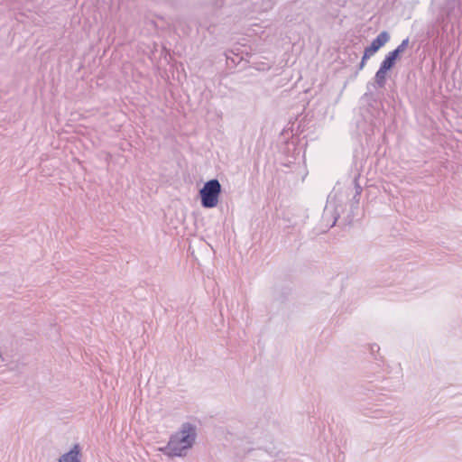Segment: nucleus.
I'll return each mask as SVG.
<instances>
[{
  "label": "nucleus",
  "instance_id": "obj_3",
  "mask_svg": "<svg viewBox=\"0 0 462 462\" xmlns=\"http://www.w3.org/2000/svg\"><path fill=\"white\" fill-rule=\"evenodd\" d=\"M390 41V34L386 31L381 32L377 37L372 42L370 46L365 49V59H370L383 46Z\"/></svg>",
  "mask_w": 462,
  "mask_h": 462
},
{
  "label": "nucleus",
  "instance_id": "obj_4",
  "mask_svg": "<svg viewBox=\"0 0 462 462\" xmlns=\"http://www.w3.org/2000/svg\"><path fill=\"white\" fill-rule=\"evenodd\" d=\"M81 448L79 444H75L71 449L59 458V462H81Z\"/></svg>",
  "mask_w": 462,
  "mask_h": 462
},
{
  "label": "nucleus",
  "instance_id": "obj_1",
  "mask_svg": "<svg viewBox=\"0 0 462 462\" xmlns=\"http://www.w3.org/2000/svg\"><path fill=\"white\" fill-rule=\"evenodd\" d=\"M196 439V430L189 423L182 425L181 430L171 435L166 447L161 450L169 457H182L189 449Z\"/></svg>",
  "mask_w": 462,
  "mask_h": 462
},
{
  "label": "nucleus",
  "instance_id": "obj_7",
  "mask_svg": "<svg viewBox=\"0 0 462 462\" xmlns=\"http://www.w3.org/2000/svg\"><path fill=\"white\" fill-rule=\"evenodd\" d=\"M409 45V38H406L404 39L401 44L396 48L394 49L393 51H392L393 53H397V56L400 57V55L404 52V51L406 50V48L408 47Z\"/></svg>",
  "mask_w": 462,
  "mask_h": 462
},
{
  "label": "nucleus",
  "instance_id": "obj_6",
  "mask_svg": "<svg viewBox=\"0 0 462 462\" xmlns=\"http://www.w3.org/2000/svg\"><path fill=\"white\" fill-rule=\"evenodd\" d=\"M387 71H388L387 69H385L384 68L380 66L379 69L375 73L374 83L380 88H384V86L386 84Z\"/></svg>",
  "mask_w": 462,
  "mask_h": 462
},
{
  "label": "nucleus",
  "instance_id": "obj_10",
  "mask_svg": "<svg viewBox=\"0 0 462 462\" xmlns=\"http://www.w3.org/2000/svg\"><path fill=\"white\" fill-rule=\"evenodd\" d=\"M376 348H377V349H379V346H376V345L372 346V350H373V351L376 350Z\"/></svg>",
  "mask_w": 462,
  "mask_h": 462
},
{
  "label": "nucleus",
  "instance_id": "obj_2",
  "mask_svg": "<svg viewBox=\"0 0 462 462\" xmlns=\"http://www.w3.org/2000/svg\"><path fill=\"white\" fill-rule=\"evenodd\" d=\"M221 193V184L218 180L213 179L207 181L199 190V196L202 207L212 208L218 203V198Z\"/></svg>",
  "mask_w": 462,
  "mask_h": 462
},
{
  "label": "nucleus",
  "instance_id": "obj_9",
  "mask_svg": "<svg viewBox=\"0 0 462 462\" xmlns=\"http://www.w3.org/2000/svg\"><path fill=\"white\" fill-rule=\"evenodd\" d=\"M376 348H377V349H379V346H376V345L372 346V350H373V351L376 350Z\"/></svg>",
  "mask_w": 462,
  "mask_h": 462
},
{
  "label": "nucleus",
  "instance_id": "obj_8",
  "mask_svg": "<svg viewBox=\"0 0 462 462\" xmlns=\"http://www.w3.org/2000/svg\"><path fill=\"white\" fill-rule=\"evenodd\" d=\"M367 60L368 59H365V54H364L363 57H362V60H361V61L359 63V66H358V69L359 70H361V69H363L365 68V62H366Z\"/></svg>",
  "mask_w": 462,
  "mask_h": 462
},
{
  "label": "nucleus",
  "instance_id": "obj_11",
  "mask_svg": "<svg viewBox=\"0 0 462 462\" xmlns=\"http://www.w3.org/2000/svg\"><path fill=\"white\" fill-rule=\"evenodd\" d=\"M271 6H272L271 3H270V2H268V5H267V6L265 7V10H267L268 8H271Z\"/></svg>",
  "mask_w": 462,
  "mask_h": 462
},
{
  "label": "nucleus",
  "instance_id": "obj_5",
  "mask_svg": "<svg viewBox=\"0 0 462 462\" xmlns=\"http://www.w3.org/2000/svg\"><path fill=\"white\" fill-rule=\"evenodd\" d=\"M399 59L397 56V53H393V51H390L384 58V60L381 63V67L384 68L387 70H391L396 60Z\"/></svg>",
  "mask_w": 462,
  "mask_h": 462
}]
</instances>
